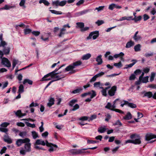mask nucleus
<instances>
[{
  "instance_id": "nucleus-9",
  "label": "nucleus",
  "mask_w": 156,
  "mask_h": 156,
  "mask_svg": "<svg viewBox=\"0 0 156 156\" xmlns=\"http://www.w3.org/2000/svg\"><path fill=\"white\" fill-rule=\"evenodd\" d=\"M138 31L136 32L133 37V40L136 42L141 41L142 39V37L138 35Z\"/></svg>"
},
{
  "instance_id": "nucleus-21",
  "label": "nucleus",
  "mask_w": 156,
  "mask_h": 156,
  "mask_svg": "<svg viewBox=\"0 0 156 156\" xmlns=\"http://www.w3.org/2000/svg\"><path fill=\"white\" fill-rule=\"evenodd\" d=\"M91 57V55L90 53H88L83 55L82 57V59L83 60L88 59Z\"/></svg>"
},
{
  "instance_id": "nucleus-39",
  "label": "nucleus",
  "mask_w": 156,
  "mask_h": 156,
  "mask_svg": "<svg viewBox=\"0 0 156 156\" xmlns=\"http://www.w3.org/2000/svg\"><path fill=\"white\" fill-rule=\"evenodd\" d=\"M131 17H127L126 16H124L120 18L119 20H116L117 21H121L125 20H129V18H131Z\"/></svg>"
},
{
  "instance_id": "nucleus-43",
  "label": "nucleus",
  "mask_w": 156,
  "mask_h": 156,
  "mask_svg": "<svg viewBox=\"0 0 156 156\" xmlns=\"http://www.w3.org/2000/svg\"><path fill=\"white\" fill-rule=\"evenodd\" d=\"M25 123L27 126L30 127L32 128H34L35 127V125L34 124H31L28 122H26Z\"/></svg>"
},
{
  "instance_id": "nucleus-28",
  "label": "nucleus",
  "mask_w": 156,
  "mask_h": 156,
  "mask_svg": "<svg viewBox=\"0 0 156 156\" xmlns=\"http://www.w3.org/2000/svg\"><path fill=\"white\" fill-rule=\"evenodd\" d=\"M26 83H27L30 85H32L33 84V81L28 79H25L23 82V84H25Z\"/></svg>"
},
{
  "instance_id": "nucleus-1",
  "label": "nucleus",
  "mask_w": 156,
  "mask_h": 156,
  "mask_svg": "<svg viewBox=\"0 0 156 156\" xmlns=\"http://www.w3.org/2000/svg\"><path fill=\"white\" fill-rule=\"evenodd\" d=\"M130 138L132 140H126L125 144L131 143L135 144H141L140 137L139 135L135 134H132L130 136Z\"/></svg>"
},
{
  "instance_id": "nucleus-25",
  "label": "nucleus",
  "mask_w": 156,
  "mask_h": 156,
  "mask_svg": "<svg viewBox=\"0 0 156 156\" xmlns=\"http://www.w3.org/2000/svg\"><path fill=\"white\" fill-rule=\"evenodd\" d=\"M127 103V105L128 107H129L132 108H135L136 107V105L133 103H129L128 101H126Z\"/></svg>"
},
{
  "instance_id": "nucleus-15",
  "label": "nucleus",
  "mask_w": 156,
  "mask_h": 156,
  "mask_svg": "<svg viewBox=\"0 0 156 156\" xmlns=\"http://www.w3.org/2000/svg\"><path fill=\"white\" fill-rule=\"evenodd\" d=\"M15 5L11 6L7 5H5L4 7L1 8H0V10H9L11 9L15 8Z\"/></svg>"
},
{
  "instance_id": "nucleus-27",
  "label": "nucleus",
  "mask_w": 156,
  "mask_h": 156,
  "mask_svg": "<svg viewBox=\"0 0 156 156\" xmlns=\"http://www.w3.org/2000/svg\"><path fill=\"white\" fill-rule=\"evenodd\" d=\"M82 90L83 89L82 87H79L73 90L72 91V93L73 94L79 93L80 92H81L82 91Z\"/></svg>"
},
{
  "instance_id": "nucleus-24",
  "label": "nucleus",
  "mask_w": 156,
  "mask_h": 156,
  "mask_svg": "<svg viewBox=\"0 0 156 156\" xmlns=\"http://www.w3.org/2000/svg\"><path fill=\"white\" fill-rule=\"evenodd\" d=\"M88 94V95H90L91 98H92L95 97L96 95V93L95 91L93 90H92L91 91L87 92Z\"/></svg>"
},
{
  "instance_id": "nucleus-52",
  "label": "nucleus",
  "mask_w": 156,
  "mask_h": 156,
  "mask_svg": "<svg viewBox=\"0 0 156 156\" xmlns=\"http://www.w3.org/2000/svg\"><path fill=\"white\" fill-rule=\"evenodd\" d=\"M15 114L17 116L21 117L22 115L21 111V110H18L17 112H14Z\"/></svg>"
},
{
  "instance_id": "nucleus-16",
  "label": "nucleus",
  "mask_w": 156,
  "mask_h": 156,
  "mask_svg": "<svg viewBox=\"0 0 156 156\" xmlns=\"http://www.w3.org/2000/svg\"><path fill=\"white\" fill-rule=\"evenodd\" d=\"M142 94H144V96L143 97H147L149 98H151L153 94L151 92L148 91L146 92L145 91L142 92Z\"/></svg>"
},
{
  "instance_id": "nucleus-64",
  "label": "nucleus",
  "mask_w": 156,
  "mask_h": 156,
  "mask_svg": "<svg viewBox=\"0 0 156 156\" xmlns=\"http://www.w3.org/2000/svg\"><path fill=\"white\" fill-rule=\"evenodd\" d=\"M136 78V76L134 74H132L129 77V80H134Z\"/></svg>"
},
{
  "instance_id": "nucleus-54",
  "label": "nucleus",
  "mask_w": 156,
  "mask_h": 156,
  "mask_svg": "<svg viewBox=\"0 0 156 156\" xmlns=\"http://www.w3.org/2000/svg\"><path fill=\"white\" fill-rule=\"evenodd\" d=\"M27 134V132H20L19 134V135L21 137H23L25 136H26V135Z\"/></svg>"
},
{
  "instance_id": "nucleus-23",
  "label": "nucleus",
  "mask_w": 156,
  "mask_h": 156,
  "mask_svg": "<svg viewBox=\"0 0 156 156\" xmlns=\"http://www.w3.org/2000/svg\"><path fill=\"white\" fill-rule=\"evenodd\" d=\"M89 11V9H87L84 10L81 12H79L76 14L77 16H80L83 15L84 14H86Z\"/></svg>"
},
{
  "instance_id": "nucleus-33",
  "label": "nucleus",
  "mask_w": 156,
  "mask_h": 156,
  "mask_svg": "<svg viewBox=\"0 0 156 156\" xmlns=\"http://www.w3.org/2000/svg\"><path fill=\"white\" fill-rule=\"evenodd\" d=\"M25 0H21L20 2V3L19 5L21 7H22L23 8H25L26 7V6L25 5Z\"/></svg>"
},
{
  "instance_id": "nucleus-56",
  "label": "nucleus",
  "mask_w": 156,
  "mask_h": 156,
  "mask_svg": "<svg viewBox=\"0 0 156 156\" xmlns=\"http://www.w3.org/2000/svg\"><path fill=\"white\" fill-rule=\"evenodd\" d=\"M104 23V21L102 20H98L96 22V23L97 24L98 26H100Z\"/></svg>"
},
{
  "instance_id": "nucleus-4",
  "label": "nucleus",
  "mask_w": 156,
  "mask_h": 156,
  "mask_svg": "<svg viewBox=\"0 0 156 156\" xmlns=\"http://www.w3.org/2000/svg\"><path fill=\"white\" fill-rule=\"evenodd\" d=\"M26 143L24 146L25 150L22 148L20 151L21 154L25 155L27 152H30L31 151V144L29 142H27Z\"/></svg>"
},
{
  "instance_id": "nucleus-18",
  "label": "nucleus",
  "mask_w": 156,
  "mask_h": 156,
  "mask_svg": "<svg viewBox=\"0 0 156 156\" xmlns=\"http://www.w3.org/2000/svg\"><path fill=\"white\" fill-rule=\"evenodd\" d=\"M134 42L132 40H130L127 42L125 47L126 48H129L134 45Z\"/></svg>"
},
{
  "instance_id": "nucleus-26",
  "label": "nucleus",
  "mask_w": 156,
  "mask_h": 156,
  "mask_svg": "<svg viewBox=\"0 0 156 156\" xmlns=\"http://www.w3.org/2000/svg\"><path fill=\"white\" fill-rule=\"evenodd\" d=\"M132 118V115L130 112H128L126 115L123 117V119L126 120H129Z\"/></svg>"
},
{
  "instance_id": "nucleus-50",
  "label": "nucleus",
  "mask_w": 156,
  "mask_h": 156,
  "mask_svg": "<svg viewBox=\"0 0 156 156\" xmlns=\"http://www.w3.org/2000/svg\"><path fill=\"white\" fill-rule=\"evenodd\" d=\"M79 106L78 104H76L75 105L73 106V108L71 110L72 111H75L78 109L79 108Z\"/></svg>"
},
{
  "instance_id": "nucleus-5",
  "label": "nucleus",
  "mask_w": 156,
  "mask_h": 156,
  "mask_svg": "<svg viewBox=\"0 0 156 156\" xmlns=\"http://www.w3.org/2000/svg\"><path fill=\"white\" fill-rule=\"evenodd\" d=\"M35 143L36 144L41 145L43 146H45L46 145L47 146H50V145H52V143H49L47 140H46L45 142L41 139H37Z\"/></svg>"
},
{
  "instance_id": "nucleus-14",
  "label": "nucleus",
  "mask_w": 156,
  "mask_h": 156,
  "mask_svg": "<svg viewBox=\"0 0 156 156\" xmlns=\"http://www.w3.org/2000/svg\"><path fill=\"white\" fill-rule=\"evenodd\" d=\"M10 48L9 47H5L3 48L2 51L5 55H9V53Z\"/></svg>"
},
{
  "instance_id": "nucleus-22",
  "label": "nucleus",
  "mask_w": 156,
  "mask_h": 156,
  "mask_svg": "<svg viewBox=\"0 0 156 156\" xmlns=\"http://www.w3.org/2000/svg\"><path fill=\"white\" fill-rule=\"evenodd\" d=\"M4 141L9 144H11L12 143V139L6 136H4Z\"/></svg>"
},
{
  "instance_id": "nucleus-47",
  "label": "nucleus",
  "mask_w": 156,
  "mask_h": 156,
  "mask_svg": "<svg viewBox=\"0 0 156 156\" xmlns=\"http://www.w3.org/2000/svg\"><path fill=\"white\" fill-rule=\"evenodd\" d=\"M155 74H156L155 73L153 72H152L151 73V75L150 76V81L152 82L154 80V78L155 76Z\"/></svg>"
},
{
  "instance_id": "nucleus-12",
  "label": "nucleus",
  "mask_w": 156,
  "mask_h": 156,
  "mask_svg": "<svg viewBox=\"0 0 156 156\" xmlns=\"http://www.w3.org/2000/svg\"><path fill=\"white\" fill-rule=\"evenodd\" d=\"M124 55V53L122 52H121L119 54H116L114 55L113 57L117 58H119L120 60L122 61H124V59L123 58Z\"/></svg>"
},
{
  "instance_id": "nucleus-61",
  "label": "nucleus",
  "mask_w": 156,
  "mask_h": 156,
  "mask_svg": "<svg viewBox=\"0 0 156 156\" xmlns=\"http://www.w3.org/2000/svg\"><path fill=\"white\" fill-rule=\"evenodd\" d=\"M97 118V115H93L91 116L90 118L89 121H92L94 119H96Z\"/></svg>"
},
{
  "instance_id": "nucleus-38",
  "label": "nucleus",
  "mask_w": 156,
  "mask_h": 156,
  "mask_svg": "<svg viewBox=\"0 0 156 156\" xmlns=\"http://www.w3.org/2000/svg\"><path fill=\"white\" fill-rule=\"evenodd\" d=\"M51 145L56 148H57L58 147L57 146L56 144H52V145H50V146H48V147H50V148L48 150L50 152L53 151L54 150V148L53 147L51 146Z\"/></svg>"
},
{
  "instance_id": "nucleus-3",
  "label": "nucleus",
  "mask_w": 156,
  "mask_h": 156,
  "mask_svg": "<svg viewBox=\"0 0 156 156\" xmlns=\"http://www.w3.org/2000/svg\"><path fill=\"white\" fill-rule=\"evenodd\" d=\"M119 100V99L117 98L115 99L113 102V105H112L111 103L110 102H108L107 105L105 106V108L110 109L112 111H114L116 112H119L120 113L123 114L124 112L122 111L117 109H115L116 107L115 103L116 101Z\"/></svg>"
},
{
  "instance_id": "nucleus-51",
  "label": "nucleus",
  "mask_w": 156,
  "mask_h": 156,
  "mask_svg": "<svg viewBox=\"0 0 156 156\" xmlns=\"http://www.w3.org/2000/svg\"><path fill=\"white\" fill-rule=\"evenodd\" d=\"M94 87H99L101 86V83L100 82H96L94 84Z\"/></svg>"
},
{
  "instance_id": "nucleus-46",
  "label": "nucleus",
  "mask_w": 156,
  "mask_h": 156,
  "mask_svg": "<svg viewBox=\"0 0 156 156\" xmlns=\"http://www.w3.org/2000/svg\"><path fill=\"white\" fill-rule=\"evenodd\" d=\"M77 26L81 29L82 28L84 27V24L83 23L78 22L76 23Z\"/></svg>"
},
{
  "instance_id": "nucleus-36",
  "label": "nucleus",
  "mask_w": 156,
  "mask_h": 156,
  "mask_svg": "<svg viewBox=\"0 0 156 156\" xmlns=\"http://www.w3.org/2000/svg\"><path fill=\"white\" fill-rule=\"evenodd\" d=\"M114 66L117 68H120L122 66V63L120 61L118 63H115L114 64Z\"/></svg>"
},
{
  "instance_id": "nucleus-8",
  "label": "nucleus",
  "mask_w": 156,
  "mask_h": 156,
  "mask_svg": "<svg viewBox=\"0 0 156 156\" xmlns=\"http://www.w3.org/2000/svg\"><path fill=\"white\" fill-rule=\"evenodd\" d=\"M66 1L60 2L58 0H57L53 2L52 4L53 5H55L56 6H64L66 4Z\"/></svg>"
},
{
  "instance_id": "nucleus-41",
  "label": "nucleus",
  "mask_w": 156,
  "mask_h": 156,
  "mask_svg": "<svg viewBox=\"0 0 156 156\" xmlns=\"http://www.w3.org/2000/svg\"><path fill=\"white\" fill-rule=\"evenodd\" d=\"M106 130V129L105 128L101 127L98 129V131L99 133H103Z\"/></svg>"
},
{
  "instance_id": "nucleus-6",
  "label": "nucleus",
  "mask_w": 156,
  "mask_h": 156,
  "mask_svg": "<svg viewBox=\"0 0 156 156\" xmlns=\"http://www.w3.org/2000/svg\"><path fill=\"white\" fill-rule=\"evenodd\" d=\"M30 142V140L28 138H26L24 139H19L16 140V144L18 147H20L23 143H26L27 142Z\"/></svg>"
},
{
  "instance_id": "nucleus-60",
  "label": "nucleus",
  "mask_w": 156,
  "mask_h": 156,
  "mask_svg": "<svg viewBox=\"0 0 156 156\" xmlns=\"http://www.w3.org/2000/svg\"><path fill=\"white\" fill-rule=\"evenodd\" d=\"M105 74V73L103 72H101L99 73H98L96 74L95 75L96 76L97 78L99 77H101L103 75Z\"/></svg>"
},
{
  "instance_id": "nucleus-34",
  "label": "nucleus",
  "mask_w": 156,
  "mask_h": 156,
  "mask_svg": "<svg viewBox=\"0 0 156 156\" xmlns=\"http://www.w3.org/2000/svg\"><path fill=\"white\" fill-rule=\"evenodd\" d=\"M7 43L5 41H3L0 42V47H2L3 48L7 46Z\"/></svg>"
},
{
  "instance_id": "nucleus-19",
  "label": "nucleus",
  "mask_w": 156,
  "mask_h": 156,
  "mask_svg": "<svg viewBox=\"0 0 156 156\" xmlns=\"http://www.w3.org/2000/svg\"><path fill=\"white\" fill-rule=\"evenodd\" d=\"M102 55H99L98 56L96 59V61L98 62V64L100 65L103 62L101 58Z\"/></svg>"
},
{
  "instance_id": "nucleus-57",
  "label": "nucleus",
  "mask_w": 156,
  "mask_h": 156,
  "mask_svg": "<svg viewBox=\"0 0 156 156\" xmlns=\"http://www.w3.org/2000/svg\"><path fill=\"white\" fill-rule=\"evenodd\" d=\"M149 18V16L146 14H144L143 15V19L144 21L147 20Z\"/></svg>"
},
{
  "instance_id": "nucleus-42",
  "label": "nucleus",
  "mask_w": 156,
  "mask_h": 156,
  "mask_svg": "<svg viewBox=\"0 0 156 156\" xmlns=\"http://www.w3.org/2000/svg\"><path fill=\"white\" fill-rule=\"evenodd\" d=\"M37 145H38V144H36L35 143L34 144V148L39 150H42L44 151L45 150V149L43 148L42 147H41L40 146H37Z\"/></svg>"
},
{
  "instance_id": "nucleus-7",
  "label": "nucleus",
  "mask_w": 156,
  "mask_h": 156,
  "mask_svg": "<svg viewBox=\"0 0 156 156\" xmlns=\"http://www.w3.org/2000/svg\"><path fill=\"white\" fill-rule=\"evenodd\" d=\"M2 63L5 66L8 67H10L11 64L9 60L6 58H3L2 59Z\"/></svg>"
},
{
  "instance_id": "nucleus-10",
  "label": "nucleus",
  "mask_w": 156,
  "mask_h": 156,
  "mask_svg": "<svg viewBox=\"0 0 156 156\" xmlns=\"http://www.w3.org/2000/svg\"><path fill=\"white\" fill-rule=\"evenodd\" d=\"M116 86H113L108 91V94L110 96H112L115 95L116 90Z\"/></svg>"
},
{
  "instance_id": "nucleus-53",
  "label": "nucleus",
  "mask_w": 156,
  "mask_h": 156,
  "mask_svg": "<svg viewBox=\"0 0 156 156\" xmlns=\"http://www.w3.org/2000/svg\"><path fill=\"white\" fill-rule=\"evenodd\" d=\"M9 124V123L6 122H4L2 123L0 125L1 127H6Z\"/></svg>"
},
{
  "instance_id": "nucleus-58",
  "label": "nucleus",
  "mask_w": 156,
  "mask_h": 156,
  "mask_svg": "<svg viewBox=\"0 0 156 156\" xmlns=\"http://www.w3.org/2000/svg\"><path fill=\"white\" fill-rule=\"evenodd\" d=\"M32 34L35 35V36H37L39 35L40 34V32L38 31H33L32 32Z\"/></svg>"
},
{
  "instance_id": "nucleus-35",
  "label": "nucleus",
  "mask_w": 156,
  "mask_h": 156,
  "mask_svg": "<svg viewBox=\"0 0 156 156\" xmlns=\"http://www.w3.org/2000/svg\"><path fill=\"white\" fill-rule=\"evenodd\" d=\"M50 11L53 14H55L61 15L62 14V12L61 11H58L55 10H50Z\"/></svg>"
},
{
  "instance_id": "nucleus-40",
  "label": "nucleus",
  "mask_w": 156,
  "mask_h": 156,
  "mask_svg": "<svg viewBox=\"0 0 156 156\" xmlns=\"http://www.w3.org/2000/svg\"><path fill=\"white\" fill-rule=\"evenodd\" d=\"M32 136L34 139H36L38 137V135L37 133L35 131H33L32 132Z\"/></svg>"
},
{
  "instance_id": "nucleus-30",
  "label": "nucleus",
  "mask_w": 156,
  "mask_h": 156,
  "mask_svg": "<svg viewBox=\"0 0 156 156\" xmlns=\"http://www.w3.org/2000/svg\"><path fill=\"white\" fill-rule=\"evenodd\" d=\"M141 45L140 44H138L134 46V49L135 51H138L140 50Z\"/></svg>"
},
{
  "instance_id": "nucleus-55",
  "label": "nucleus",
  "mask_w": 156,
  "mask_h": 156,
  "mask_svg": "<svg viewBox=\"0 0 156 156\" xmlns=\"http://www.w3.org/2000/svg\"><path fill=\"white\" fill-rule=\"evenodd\" d=\"M7 149V148L6 147H4L1 150L0 152V153L1 154H2L3 153H4L6 151Z\"/></svg>"
},
{
  "instance_id": "nucleus-17",
  "label": "nucleus",
  "mask_w": 156,
  "mask_h": 156,
  "mask_svg": "<svg viewBox=\"0 0 156 156\" xmlns=\"http://www.w3.org/2000/svg\"><path fill=\"white\" fill-rule=\"evenodd\" d=\"M48 102L47 103V106L50 107L52 105L54 104L55 100L54 98H51L48 100Z\"/></svg>"
},
{
  "instance_id": "nucleus-11",
  "label": "nucleus",
  "mask_w": 156,
  "mask_h": 156,
  "mask_svg": "<svg viewBox=\"0 0 156 156\" xmlns=\"http://www.w3.org/2000/svg\"><path fill=\"white\" fill-rule=\"evenodd\" d=\"M99 34L98 31H95L90 33L89 35V37L92 36L94 40L96 39L99 36Z\"/></svg>"
},
{
  "instance_id": "nucleus-32",
  "label": "nucleus",
  "mask_w": 156,
  "mask_h": 156,
  "mask_svg": "<svg viewBox=\"0 0 156 156\" xmlns=\"http://www.w3.org/2000/svg\"><path fill=\"white\" fill-rule=\"evenodd\" d=\"M113 125L115 126H118L119 127L122 126V123L119 120L116 121L115 122L113 123Z\"/></svg>"
},
{
  "instance_id": "nucleus-49",
  "label": "nucleus",
  "mask_w": 156,
  "mask_h": 156,
  "mask_svg": "<svg viewBox=\"0 0 156 156\" xmlns=\"http://www.w3.org/2000/svg\"><path fill=\"white\" fill-rule=\"evenodd\" d=\"M19 62V61L18 60L16 59H14L13 60V62H12V68L14 69V68L16 66V65L18 64Z\"/></svg>"
},
{
  "instance_id": "nucleus-2",
  "label": "nucleus",
  "mask_w": 156,
  "mask_h": 156,
  "mask_svg": "<svg viewBox=\"0 0 156 156\" xmlns=\"http://www.w3.org/2000/svg\"><path fill=\"white\" fill-rule=\"evenodd\" d=\"M82 64V62L80 61H77L74 62L73 64H71L67 66L65 69V70L66 71H70L69 73L72 74L76 73L77 70H74L73 69L75 68L76 66H80Z\"/></svg>"
},
{
  "instance_id": "nucleus-48",
  "label": "nucleus",
  "mask_w": 156,
  "mask_h": 156,
  "mask_svg": "<svg viewBox=\"0 0 156 156\" xmlns=\"http://www.w3.org/2000/svg\"><path fill=\"white\" fill-rule=\"evenodd\" d=\"M8 131V130L7 129L5 128L2 127H0V131L1 132H4L5 133H6Z\"/></svg>"
},
{
  "instance_id": "nucleus-37",
  "label": "nucleus",
  "mask_w": 156,
  "mask_h": 156,
  "mask_svg": "<svg viewBox=\"0 0 156 156\" xmlns=\"http://www.w3.org/2000/svg\"><path fill=\"white\" fill-rule=\"evenodd\" d=\"M71 153L73 154H78V149H72L70 151Z\"/></svg>"
},
{
  "instance_id": "nucleus-44",
  "label": "nucleus",
  "mask_w": 156,
  "mask_h": 156,
  "mask_svg": "<svg viewBox=\"0 0 156 156\" xmlns=\"http://www.w3.org/2000/svg\"><path fill=\"white\" fill-rule=\"evenodd\" d=\"M148 76H147L142 78L141 81L143 83H146L148 82Z\"/></svg>"
},
{
  "instance_id": "nucleus-45",
  "label": "nucleus",
  "mask_w": 156,
  "mask_h": 156,
  "mask_svg": "<svg viewBox=\"0 0 156 156\" xmlns=\"http://www.w3.org/2000/svg\"><path fill=\"white\" fill-rule=\"evenodd\" d=\"M51 76V78H53V77H54L53 76V74H52L51 72L46 74V75H45L42 78V79H45V78H47L49 77V76Z\"/></svg>"
},
{
  "instance_id": "nucleus-13",
  "label": "nucleus",
  "mask_w": 156,
  "mask_h": 156,
  "mask_svg": "<svg viewBox=\"0 0 156 156\" xmlns=\"http://www.w3.org/2000/svg\"><path fill=\"white\" fill-rule=\"evenodd\" d=\"M154 138H156V135L152 133H149L146 135V140H149Z\"/></svg>"
},
{
  "instance_id": "nucleus-31",
  "label": "nucleus",
  "mask_w": 156,
  "mask_h": 156,
  "mask_svg": "<svg viewBox=\"0 0 156 156\" xmlns=\"http://www.w3.org/2000/svg\"><path fill=\"white\" fill-rule=\"evenodd\" d=\"M77 102V99H73L69 101V105L70 106L73 107V105Z\"/></svg>"
},
{
  "instance_id": "nucleus-63",
  "label": "nucleus",
  "mask_w": 156,
  "mask_h": 156,
  "mask_svg": "<svg viewBox=\"0 0 156 156\" xmlns=\"http://www.w3.org/2000/svg\"><path fill=\"white\" fill-rule=\"evenodd\" d=\"M88 117L87 116H83L79 118V119L82 121H85L88 120Z\"/></svg>"
},
{
  "instance_id": "nucleus-20",
  "label": "nucleus",
  "mask_w": 156,
  "mask_h": 156,
  "mask_svg": "<svg viewBox=\"0 0 156 156\" xmlns=\"http://www.w3.org/2000/svg\"><path fill=\"white\" fill-rule=\"evenodd\" d=\"M132 62H134L133 63L128 65H126L124 69H127L129 68H131L137 62V61L135 59H133L132 61Z\"/></svg>"
},
{
  "instance_id": "nucleus-59",
  "label": "nucleus",
  "mask_w": 156,
  "mask_h": 156,
  "mask_svg": "<svg viewBox=\"0 0 156 156\" xmlns=\"http://www.w3.org/2000/svg\"><path fill=\"white\" fill-rule=\"evenodd\" d=\"M31 30L29 29H26L24 30V33L25 34H28L30 33Z\"/></svg>"
},
{
  "instance_id": "nucleus-29",
  "label": "nucleus",
  "mask_w": 156,
  "mask_h": 156,
  "mask_svg": "<svg viewBox=\"0 0 156 156\" xmlns=\"http://www.w3.org/2000/svg\"><path fill=\"white\" fill-rule=\"evenodd\" d=\"M24 91V87L22 84H21L19 87L18 93H22Z\"/></svg>"
},
{
  "instance_id": "nucleus-62",
  "label": "nucleus",
  "mask_w": 156,
  "mask_h": 156,
  "mask_svg": "<svg viewBox=\"0 0 156 156\" xmlns=\"http://www.w3.org/2000/svg\"><path fill=\"white\" fill-rule=\"evenodd\" d=\"M142 18V17L141 16H139L138 17H136L133 19V20H135V21L136 22L137 21L140 20Z\"/></svg>"
}]
</instances>
